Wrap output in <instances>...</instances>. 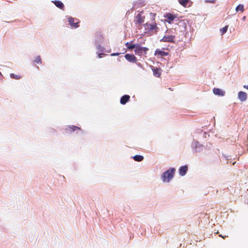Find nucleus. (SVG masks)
<instances>
[{
    "instance_id": "1",
    "label": "nucleus",
    "mask_w": 248,
    "mask_h": 248,
    "mask_svg": "<svg viewBox=\"0 0 248 248\" xmlns=\"http://www.w3.org/2000/svg\"><path fill=\"white\" fill-rule=\"evenodd\" d=\"M175 171L174 168H171L164 172L162 175L163 182H169L173 177Z\"/></svg>"
},
{
    "instance_id": "2",
    "label": "nucleus",
    "mask_w": 248,
    "mask_h": 248,
    "mask_svg": "<svg viewBox=\"0 0 248 248\" xmlns=\"http://www.w3.org/2000/svg\"><path fill=\"white\" fill-rule=\"evenodd\" d=\"M148 50L149 49L147 47H142L140 44H138L135 49V53L137 55L141 56L143 54L146 55Z\"/></svg>"
},
{
    "instance_id": "3",
    "label": "nucleus",
    "mask_w": 248,
    "mask_h": 248,
    "mask_svg": "<svg viewBox=\"0 0 248 248\" xmlns=\"http://www.w3.org/2000/svg\"><path fill=\"white\" fill-rule=\"evenodd\" d=\"M144 26L145 30L148 31H152L155 30L156 31H157V30L158 29V28L157 27V24L156 23L151 24L146 23L144 25Z\"/></svg>"
},
{
    "instance_id": "4",
    "label": "nucleus",
    "mask_w": 248,
    "mask_h": 248,
    "mask_svg": "<svg viewBox=\"0 0 248 248\" xmlns=\"http://www.w3.org/2000/svg\"><path fill=\"white\" fill-rule=\"evenodd\" d=\"M175 36L172 35H164L163 37L160 40V41L165 42L174 43Z\"/></svg>"
},
{
    "instance_id": "5",
    "label": "nucleus",
    "mask_w": 248,
    "mask_h": 248,
    "mask_svg": "<svg viewBox=\"0 0 248 248\" xmlns=\"http://www.w3.org/2000/svg\"><path fill=\"white\" fill-rule=\"evenodd\" d=\"M68 21L70 25L74 28H78L79 27V22L78 19H75L74 18L70 17L68 18Z\"/></svg>"
},
{
    "instance_id": "6",
    "label": "nucleus",
    "mask_w": 248,
    "mask_h": 248,
    "mask_svg": "<svg viewBox=\"0 0 248 248\" xmlns=\"http://www.w3.org/2000/svg\"><path fill=\"white\" fill-rule=\"evenodd\" d=\"M238 97L241 102H244L247 99L248 95L246 93L240 91L238 93Z\"/></svg>"
},
{
    "instance_id": "7",
    "label": "nucleus",
    "mask_w": 248,
    "mask_h": 248,
    "mask_svg": "<svg viewBox=\"0 0 248 248\" xmlns=\"http://www.w3.org/2000/svg\"><path fill=\"white\" fill-rule=\"evenodd\" d=\"M125 58L129 62H136L137 61L136 57L133 54H127L124 56Z\"/></svg>"
},
{
    "instance_id": "8",
    "label": "nucleus",
    "mask_w": 248,
    "mask_h": 248,
    "mask_svg": "<svg viewBox=\"0 0 248 248\" xmlns=\"http://www.w3.org/2000/svg\"><path fill=\"white\" fill-rule=\"evenodd\" d=\"M143 13V12H140L136 17V22L138 24H141L144 21L145 17L141 16Z\"/></svg>"
},
{
    "instance_id": "9",
    "label": "nucleus",
    "mask_w": 248,
    "mask_h": 248,
    "mask_svg": "<svg viewBox=\"0 0 248 248\" xmlns=\"http://www.w3.org/2000/svg\"><path fill=\"white\" fill-rule=\"evenodd\" d=\"M179 3L185 7L191 6L192 2L190 0H178Z\"/></svg>"
},
{
    "instance_id": "10",
    "label": "nucleus",
    "mask_w": 248,
    "mask_h": 248,
    "mask_svg": "<svg viewBox=\"0 0 248 248\" xmlns=\"http://www.w3.org/2000/svg\"><path fill=\"white\" fill-rule=\"evenodd\" d=\"M169 55V53L167 52H165L163 50H162L159 49H156L155 52V56H167Z\"/></svg>"
},
{
    "instance_id": "11",
    "label": "nucleus",
    "mask_w": 248,
    "mask_h": 248,
    "mask_svg": "<svg viewBox=\"0 0 248 248\" xmlns=\"http://www.w3.org/2000/svg\"><path fill=\"white\" fill-rule=\"evenodd\" d=\"M187 170L188 166L187 165L181 167L179 169V174L182 176H184L186 173Z\"/></svg>"
},
{
    "instance_id": "12",
    "label": "nucleus",
    "mask_w": 248,
    "mask_h": 248,
    "mask_svg": "<svg viewBox=\"0 0 248 248\" xmlns=\"http://www.w3.org/2000/svg\"><path fill=\"white\" fill-rule=\"evenodd\" d=\"M213 93L217 95L223 96L225 95V91L219 89V88H214L213 89Z\"/></svg>"
},
{
    "instance_id": "13",
    "label": "nucleus",
    "mask_w": 248,
    "mask_h": 248,
    "mask_svg": "<svg viewBox=\"0 0 248 248\" xmlns=\"http://www.w3.org/2000/svg\"><path fill=\"white\" fill-rule=\"evenodd\" d=\"M165 17L167 19L168 22L170 23L172 21L174 20V19L176 17V16L170 13H168L166 15Z\"/></svg>"
},
{
    "instance_id": "14",
    "label": "nucleus",
    "mask_w": 248,
    "mask_h": 248,
    "mask_svg": "<svg viewBox=\"0 0 248 248\" xmlns=\"http://www.w3.org/2000/svg\"><path fill=\"white\" fill-rule=\"evenodd\" d=\"M130 99V96L128 95H123L120 99V103L122 105L125 104Z\"/></svg>"
},
{
    "instance_id": "15",
    "label": "nucleus",
    "mask_w": 248,
    "mask_h": 248,
    "mask_svg": "<svg viewBox=\"0 0 248 248\" xmlns=\"http://www.w3.org/2000/svg\"><path fill=\"white\" fill-rule=\"evenodd\" d=\"M133 42H134V41H132L130 43L127 42L125 43V46H126L127 49H130V50H132L134 48L135 49V48L137 46V44L136 45L133 44L132 43Z\"/></svg>"
},
{
    "instance_id": "16",
    "label": "nucleus",
    "mask_w": 248,
    "mask_h": 248,
    "mask_svg": "<svg viewBox=\"0 0 248 248\" xmlns=\"http://www.w3.org/2000/svg\"><path fill=\"white\" fill-rule=\"evenodd\" d=\"M53 2L56 7L61 9H63L64 5L61 1L55 0Z\"/></svg>"
},
{
    "instance_id": "17",
    "label": "nucleus",
    "mask_w": 248,
    "mask_h": 248,
    "mask_svg": "<svg viewBox=\"0 0 248 248\" xmlns=\"http://www.w3.org/2000/svg\"><path fill=\"white\" fill-rule=\"evenodd\" d=\"M245 10L244 6L243 4H240L237 5L235 8L236 12H238L240 11L241 13H243Z\"/></svg>"
},
{
    "instance_id": "18",
    "label": "nucleus",
    "mask_w": 248,
    "mask_h": 248,
    "mask_svg": "<svg viewBox=\"0 0 248 248\" xmlns=\"http://www.w3.org/2000/svg\"><path fill=\"white\" fill-rule=\"evenodd\" d=\"M133 158L135 161L138 162L142 161L144 158L143 156L141 155H136L134 156Z\"/></svg>"
},
{
    "instance_id": "19",
    "label": "nucleus",
    "mask_w": 248,
    "mask_h": 248,
    "mask_svg": "<svg viewBox=\"0 0 248 248\" xmlns=\"http://www.w3.org/2000/svg\"><path fill=\"white\" fill-rule=\"evenodd\" d=\"M153 71L154 72V74L156 77H159L160 76V75H161L160 71H159V69H158L157 68L155 67V68H153Z\"/></svg>"
},
{
    "instance_id": "20",
    "label": "nucleus",
    "mask_w": 248,
    "mask_h": 248,
    "mask_svg": "<svg viewBox=\"0 0 248 248\" xmlns=\"http://www.w3.org/2000/svg\"><path fill=\"white\" fill-rule=\"evenodd\" d=\"M67 130H70L71 131H74L75 130H80L81 129L80 127L77 126H74L72 125L71 126H69L68 127V129H66Z\"/></svg>"
},
{
    "instance_id": "21",
    "label": "nucleus",
    "mask_w": 248,
    "mask_h": 248,
    "mask_svg": "<svg viewBox=\"0 0 248 248\" xmlns=\"http://www.w3.org/2000/svg\"><path fill=\"white\" fill-rule=\"evenodd\" d=\"M228 26H225L223 28L220 29V31L222 35L225 33L227 32V31L228 30Z\"/></svg>"
},
{
    "instance_id": "22",
    "label": "nucleus",
    "mask_w": 248,
    "mask_h": 248,
    "mask_svg": "<svg viewBox=\"0 0 248 248\" xmlns=\"http://www.w3.org/2000/svg\"><path fill=\"white\" fill-rule=\"evenodd\" d=\"M34 62H35V63H41L42 62H41V57L39 56H37L35 58Z\"/></svg>"
},
{
    "instance_id": "23",
    "label": "nucleus",
    "mask_w": 248,
    "mask_h": 248,
    "mask_svg": "<svg viewBox=\"0 0 248 248\" xmlns=\"http://www.w3.org/2000/svg\"><path fill=\"white\" fill-rule=\"evenodd\" d=\"M10 77H11V78H13L16 79H20L21 78L20 76L16 75L14 74H11L10 75Z\"/></svg>"
},
{
    "instance_id": "24",
    "label": "nucleus",
    "mask_w": 248,
    "mask_h": 248,
    "mask_svg": "<svg viewBox=\"0 0 248 248\" xmlns=\"http://www.w3.org/2000/svg\"><path fill=\"white\" fill-rule=\"evenodd\" d=\"M206 1L211 3H215L216 0H206Z\"/></svg>"
},
{
    "instance_id": "25",
    "label": "nucleus",
    "mask_w": 248,
    "mask_h": 248,
    "mask_svg": "<svg viewBox=\"0 0 248 248\" xmlns=\"http://www.w3.org/2000/svg\"><path fill=\"white\" fill-rule=\"evenodd\" d=\"M105 55V54H103V53H99V54H98V57H99V58H102V56H103V55Z\"/></svg>"
},
{
    "instance_id": "26",
    "label": "nucleus",
    "mask_w": 248,
    "mask_h": 248,
    "mask_svg": "<svg viewBox=\"0 0 248 248\" xmlns=\"http://www.w3.org/2000/svg\"><path fill=\"white\" fill-rule=\"evenodd\" d=\"M119 55V53H114L111 54V56H118Z\"/></svg>"
},
{
    "instance_id": "27",
    "label": "nucleus",
    "mask_w": 248,
    "mask_h": 248,
    "mask_svg": "<svg viewBox=\"0 0 248 248\" xmlns=\"http://www.w3.org/2000/svg\"><path fill=\"white\" fill-rule=\"evenodd\" d=\"M243 87L245 89L248 90V85H244Z\"/></svg>"
},
{
    "instance_id": "28",
    "label": "nucleus",
    "mask_w": 248,
    "mask_h": 248,
    "mask_svg": "<svg viewBox=\"0 0 248 248\" xmlns=\"http://www.w3.org/2000/svg\"><path fill=\"white\" fill-rule=\"evenodd\" d=\"M219 236L220 237H222V238H224H224H225V236H222V235H221V234H220V235H219Z\"/></svg>"
},
{
    "instance_id": "29",
    "label": "nucleus",
    "mask_w": 248,
    "mask_h": 248,
    "mask_svg": "<svg viewBox=\"0 0 248 248\" xmlns=\"http://www.w3.org/2000/svg\"><path fill=\"white\" fill-rule=\"evenodd\" d=\"M97 48L98 49H100L101 48V46L100 45H99L97 47Z\"/></svg>"
},
{
    "instance_id": "30",
    "label": "nucleus",
    "mask_w": 248,
    "mask_h": 248,
    "mask_svg": "<svg viewBox=\"0 0 248 248\" xmlns=\"http://www.w3.org/2000/svg\"><path fill=\"white\" fill-rule=\"evenodd\" d=\"M103 48H101V49H100V50H101V51H103Z\"/></svg>"
}]
</instances>
